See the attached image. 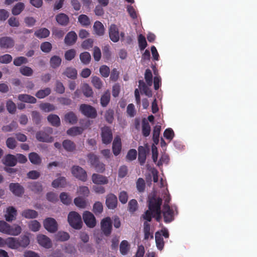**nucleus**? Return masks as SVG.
Returning <instances> with one entry per match:
<instances>
[{
    "mask_svg": "<svg viewBox=\"0 0 257 257\" xmlns=\"http://www.w3.org/2000/svg\"><path fill=\"white\" fill-rule=\"evenodd\" d=\"M75 205L80 208H85L87 205V201L83 198L78 197L75 198L74 200Z\"/></svg>",
    "mask_w": 257,
    "mask_h": 257,
    "instance_id": "c85d7f7f",
    "label": "nucleus"
},
{
    "mask_svg": "<svg viewBox=\"0 0 257 257\" xmlns=\"http://www.w3.org/2000/svg\"><path fill=\"white\" fill-rule=\"evenodd\" d=\"M93 40L91 39H88L84 41L81 44V47L84 49H89L92 47Z\"/></svg>",
    "mask_w": 257,
    "mask_h": 257,
    "instance_id": "680f3d73",
    "label": "nucleus"
},
{
    "mask_svg": "<svg viewBox=\"0 0 257 257\" xmlns=\"http://www.w3.org/2000/svg\"><path fill=\"white\" fill-rule=\"evenodd\" d=\"M99 71L101 75L104 77H108L109 74V68L105 65L101 66Z\"/></svg>",
    "mask_w": 257,
    "mask_h": 257,
    "instance_id": "774afa93",
    "label": "nucleus"
},
{
    "mask_svg": "<svg viewBox=\"0 0 257 257\" xmlns=\"http://www.w3.org/2000/svg\"><path fill=\"white\" fill-rule=\"evenodd\" d=\"M138 41L140 48L141 50H144L147 46V43L145 37L140 34L138 37Z\"/></svg>",
    "mask_w": 257,
    "mask_h": 257,
    "instance_id": "4d7b16f0",
    "label": "nucleus"
},
{
    "mask_svg": "<svg viewBox=\"0 0 257 257\" xmlns=\"http://www.w3.org/2000/svg\"><path fill=\"white\" fill-rule=\"evenodd\" d=\"M71 173L74 177L83 182H85L87 179L86 172L79 166H73L71 169Z\"/></svg>",
    "mask_w": 257,
    "mask_h": 257,
    "instance_id": "39448f33",
    "label": "nucleus"
},
{
    "mask_svg": "<svg viewBox=\"0 0 257 257\" xmlns=\"http://www.w3.org/2000/svg\"><path fill=\"white\" fill-rule=\"evenodd\" d=\"M65 120L69 123H74L76 121L77 117L73 113L69 112L65 115Z\"/></svg>",
    "mask_w": 257,
    "mask_h": 257,
    "instance_id": "8fccbe9b",
    "label": "nucleus"
},
{
    "mask_svg": "<svg viewBox=\"0 0 257 257\" xmlns=\"http://www.w3.org/2000/svg\"><path fill=\"white\" fill-rule=\"evenodd\" d=\"M68 222L69 225L74 229H80L82 226V221L80 215L75 212L71 211L67 217Z\"/></svg>",
    "mask_w": 257,
    "mask_h": 257,
    "instance_id": "7ed1b4c3",
    "label": "nucleus"
},
{
    "mask_svg": "<svg viewBox=\"0 0 257 257\" xmlns=\"http://www.w3.org/2000/svg\"><path fill=\"white\" fill-rule=\"evenodd\" d=\"M38 243L41 246L50 248L52 246V243L50 238L44 234H38L36 236Z\"/></svg>",
    "mask_w": 257,
    "mask_h": 257,
    "instance_id": "9d476101",
    "label": "nucleus"
},
{
    "mask_svg": "<svg viewBox=\"0 0 257 257\" xmlns=\"http://www.w3.org/2000/svg\"><path fill=\"white\" fill-rule=\"evenodd\" d=\"M28 226L29 229L31 231L34 232H37L40 230L41 225L40 223L38 222L37 220H34L29 222Z\"/></svg>",
    "mask_w": 257,
    "mask_h": 257,
    "instance_id": "473e14b6",
    "label": "nucleus"
},
{
    "mask_svg": "<svg viewBox=\"0 0 257 257\" xmlns=\"http://www.w3.org/2000/svg\"><path fill=\"white\" fill-rule=\"evenodd\" d=\"M30 162L34 164H39L41 163V159L39 156L36 153H31L29 155Z\"/></svg>",
    "mask_w": 257,
    "mask_h": 257,
    "instance_id": "c9c22d12",
    "label": "nucleus"
},
{
    "mask_svg": "<svg viewBox=\"0 0 257 257\" xmlns=\"http://www.w3.org/2000/svg\"><path fill=\"white\" fill-rule=\"evenodd\" d=\"M50 34L49 31L46 28H41L35 32V35L39 38L47 37Z\"/></svg>",
    "mask_w": 257,
    "mask_h": 257,
    "instance_id": "2f4dec72",
    "label": "nucleus"
},
{
    "mask_svg": "<svg viewBox=\"0 0 257 257\" xmlns=\"http://www.w3.org/2000/svg\"><path fill=\"white\" fill-rule=\"evenodd\" d=\"M17 214V210L15 208L9 207L7 208L5 211V219L7 221L11 222L16 219Z\"/></svg>",
    "mask_w": 257,
    "mask_h": 257,
    "instance_id": "a211bd4d",
    "label": "nucleus"
},
{
    "mask_svg": "<svg viewBox=\"0 0 257 257\" xmlns=\"http://www.w3.org/2000/svg\"><path fill=\"white\" fill-rule=\"evenodd\" d=\"M82 216L84 222L87 226L90 228H93L95 226L96 224V219L92 213L85 211L83 212Z\"/></svg>",
    "mask_w": 257,
    "mask_h": 257,
    "instance_id": "1a4fd4ad",
    "label": "nucleus"
},
{
    "mask_svg": "<svg viewBox=\"0 0 257 257\" xmlns=\"http://www.w3.org/2000/svg\"><path fill=\"white\" fill-rule=\"evenodd\" d=\"M93 30L94 34L98 36L103 35L105 31L103 24L99 21H96L94 23L93 25Z\"/></svg>",
    "mask_w": 257,
    "mask_h": 257,
    "instance_id": "b1692460",
    "label": "nucleus"
},
{
    "mask_svg": "<svg viewBox=\"0 0 257 257\" xmlns=\"http://www.w3.org/2000/svg\"><path fill=\"white\" fill-rule=\"evenodd\" d=\"M80 110L84 115L89 117L94 118L97 115L95 109L87 104L81 105Z\"/></svg>",
    "mask_w": 257,
    "mask_h": 257,
    "instance_id": "9b49d317",
    "label": "nucleus"
},
{
    "mask_svg": "<svg viewBox=\"0 0 257 257\" xmlns=\"http://www.w3.org/2000/svg\"><path fill=\"white\" fill-rule=\"evenodd\" d=\"M168 202L165 201V204L163 209V215L164 217V220L166 222H169L173 219V216L174 214V209L170 208L166 203Z\"/></svg>",
    "mask_w": 257,
    "mask_h": 257,
    "instance_id": "4468645a",
    "label": "nucleus"
},
{
    "mask_svg": "<svg viewBox=\"0 0 257 257\" xmlns=\"http://www.w3.org/2000/svg\"><path fill=\"white\" fill-rule=\"evenodd\" d=\"M118 198L119 201L121 203H126L128 200V195L127 192L124 191H120L118 195Z\"/></svg>",
    "mask_w": 257,
    "mask_h": 257,
    "instance_id": "052dcab7",
    "label": "nucleus"
},
{
    "mask_svg": "<svg viewBox=\"0 0 257 257\" xmlns=\"http://www.w3.org/2000/svg\"><path fill=\"white\" fill-rule=\"evenodd\" d=\"M50 63L52 67H58L61 63V59L59 56H54L51 58Z\"/></svg>",
    "mask_w": 257,
    "mask_h": 257,
    "instance_id": "e433bc0d",
    "label": "nucleus"
},
{
    "mask_svg": "<svg viewBox=\"0 0 257 257\" xmlns=\"http://www.w3.org/2000/svg\"><path fill=\"white\" fill-rule=\"evenodd\" d=\"M6 245L11 249H16L20 247V242L17 238L9 237L6 239Z\"/></svg>",
    "mask_w": 257,
    "mask_h": 257,
    "instance_id": "f3484780",
    "label": "nucleus"
},
{
    "mask_svg": "<svg viewBox=\"0 0 257 257\" xmlns=\"http://www.w3.org/2000/svg\"><path fill=\"white\" fill-rule=\"evenodd\" d=\"M82 90L84 95L87 97L91 96L93 94V91L91 88L87 84H84L82 87Z\"/></svg>",
    "mask_w": 257,
    "mask_h": 257,
    "instance_id": "3c124183",
    "label": "nucleus"
},
{
    "mask_svg": "<svg viewBox=\"0 0 257 257\" xmlns=\"http://www.w3.org/2000/svg\"><path fill=\"white\" fill-rule=\"evenodd\" d=\"M137 190L140 192H143L145 188V181L142 178H139L136 183Z\"/></svg>",
    "mask_w": 257,
    "mask_h": 257,
    "instance_id": "603ef678",
    "label": "nucleus"
},
{
    "mask_svg": "<svg viewBox=\"0 0 257 257\" xmlns=\"http://www.w3.org/2000/svg\"><path fill=\"white\" fill-rule=\"evenodd\" d=\"M101 228L103 233L106 235H109L111 231V220L110 217L103 218L100 223Z\"/></svg>",
    "mask_w": 257,
    "mask_h": 257,
    "instance_id": "f8f14e48",
    "label": "nucleus"
},
{
    "mask_svg": "<svg viewBox=\"0 0 257 257\" xmlns=\"http://www.w3.org/2000/svg\"><path fill=\"white\" fill-rule=\"evenodd\" d=\"M14 44L12 39L8 37H4L0 39V46L3 48H10Z\"/></svg>",
    "mask_w": 257,
    "mask_h": 257,
    "instance_id": "bb28decb",
    "label": "nucleus"
},
{
    "mask_svg": "<svg viewBox=\"0 0 257 257\" xmlns=\"http://www.w3.org/2000/svg\"><path fill=\"white\" fill-rule=\"evenodd\" d=\"M89 163L95 168L96 171L102 172L104 170V165L98 162L97 157L94 155L88 156Z\"/></svg>",
    "mask_w": 257,
    "mask_h": 257,
    "instance_id": "ddd939ff",
    "label": "nucleus"
},
{
    "mask_svg": "<svg viewBox=\"0 0 257 257\" xmlns=\"http://www.w3.org/2000/svg\"><path fill=\"white\" fill-rule=\"evenodd\" d=\"M63 147L67 151H72L75 149V145L70 141L65 140L63 143Z\"/></svg>",
    "mask_w": 257,
    "mask_h": 257,
    "instance_id": "37998d69",
    "label": "nucleus"
},
{
    "mask_svg": "<svg viewBox=\"0 0 257 257\" xmlns=\"http://www.w3.org/2000/svg\"><path fill=\"white\" fill-rule=\"evenodd\" d=\"M76 52L74 49H70L67 51L65 53V58L67 60L70 61L73 59L75 55Z\"/></svg>",
    "mask_w": 257,
    "mask_h": 257,
    "instance_id": "6e6d98bb",
    "label": "nucleus"
},
{
    "mask_svg": "<svg viewBox=\"0 0 257 257\" xmlns=\"http://www.w3.org/2000/svg\"><path fill=\"white\" fill-rule=\"evenodd\" d=\"M48 120L53 125H58L60 123V120L58 116L54 114H51L48 116Z\"/></svg>",
    "mask_w": 257,
    "mask_h": 257,
    "instance_id": "58836bf2",
    "label": "nucleus"
},
{
    "mask_svg": "<svg viewBox=\"0 0 257 257\" xmlns=\"http://www.w3.org/2000/svg\"><path fill=\"white\" fill-rule=\"evenodd\" d=\"M152 159L153 161L157 164L159 166L162 165L163 164H167L169 162V157L166 154L162 155L160 160L157 161L158 152L157 147L155 145H153L152 146Z\"/></svg>",
    "mask_w": 257,
    "mask_h": 257,
    "instance_id": "20e7f679",
    "label": "nucleus"
},
{
    "mask_svg": "<svg viewBox=\"0 0 257 257\" xmlns=\"http://www.w3.org/2000/svg\"><path fill=\"white\" fill-rule=\"evenodd\" d=\"M25 5L23 3H18L14 6L12 10V13L14 15H18L23 11Z\"/></svg>",
    "mask_w": 257,
    "mask_h": 257,
    "instance_id": "7c9ffc66",
    "label": "nucleus"
},
{
    "mask_svg": "<svg viewBox=\"0 0 257 257\" xmlns=\"http://www.w3.org/2000/svg\"><path fill=\"white\" fill-rule=\"evenodd\" d=\"M151 173L155 183L154 192L149 196V210L146 212L144 218L150 221L153 216L158 221H160L161 218L160 206L162 203L160 196L161 195L165 202H169L170 197L166 187V180L162 178L159 179L158 172L155 169H152Z\"/></svg>",
    "mask_w": 257,
    "mask_h": 257,
    "instance_id": "f257e3e1",
    "label": "nucleus"
},
{
    "mask_svg": "<svg viewBox=\"0 0 257 257\" xmlns=\"http://www.w3.org/2000/svg\"><path fill=\"white\" fill-rule=\"evenodd\" d=\"M77 193L79 195L88 196L89 194V190L86 186H81L78 189Z\"/></svg>",
    "mask_w": 257,
    "mask_h": 257,
    "instance_id": "e2e57ef3",
    "label": "nucleus"
},
{
    "mask_svg": "<svg viewBox=\"0 0 257 257\" xmlns=\"http://www.w3.org/2000/svg\"><path fill=\"white\" fill-rule=\"evenodd\" d=\"M78 22L83 26H87L90 24L89 18L85 15H81L78 17Z\"/></svg>",
    "mask_w": 257,
    "mask_h": 257,
    "instance_id": "f704fd0d",
    "label": "nucleus"
},
{
    "mask_svg": "<svg viewBox=\"0 0 257 257\" xmlns=\"http://www.w3.org/2000/svg\"><path fill=\"white\" fill-rule=\"evenodd\" d=\"M56 238L58 240L65 241L69 238V235L66 232L60 231L56 235Z\"/></svg>",
    "mask_w": 257,
    "mask_h": 257,
    "instance_id": "a18cd8bd",
    "label": "nucleus"
},
{
    "mask_svg": "<svg viewBox=\"0 0 257 257\" xmlns=\"http://www.w3.org/2000/svg\"><path fill=\"white\" fill-rule=\"evenodd\" d=\"M91 83L96 89H100L102 88L103 83L99 78L94 76L92 77Z\"/></svg>",
    "mask_w": 257,
    "mask_h": 257,
    "instance_id": "a19ab883",
    "label": "nucleus"
},
{
    "mask_svg": "<svg viewBox=\"0 0 257 257\" xmlns=\"http://www.w3.org/2000/svg\"><path fill=\"white\" fill-rule=\"evenodd\" d=\"M44 228L49 232L53 233L58 229V224L56 220L53 218L48 217L43 221Z\"/></svg>",
    "mask_w": 257,
    "mask_h": 257,
    "instance_id": "0eeeda50",
    "label": "nucleus"
},
{
    "mask_svg": "<svg viewBox=\"0 0 257 257\" xmlns=\"http://www.w3.org/2000/svg\"><path fill=\"white\" fill-rule=\"evenodd\" d=\"M105 203L109 209H115L117 205V199L116 196L113 194L107 195L106 198Z\"/></svg>",
    "mask_w": 257,
    "mask_h": 257,
    "instance_id": "2eb2a0df",
    "label": "nucleus"
},
{
    "mask_svg": "<svg viewBox=\"0 0 257 257\" xmlns=\"http://www.w3.org/2000/svg\"><path fill=\"white\" fill-rule=\"evenodd\" d=\"M77 38V35L74 32H70L65 38V43L68 45H72L76 42Z\"/></svg>",
    "mask_w": 257,
    "mask_h": 257,
    "instance_id": "412c9836",
    "label": "nucleus"
},
{
    "mask_svg": "<svg viewBox=\"0 0 257 257\" xmlns=\"http://www.w3.org/2000/svg\"><path fill=\"white\" fill-rule=\"evenodd\" d=\"M57 22L61 25H66L69 22V18L64 14H60L56 17Z\"/></svg>",
    "mask_w": 257,
    "mask_h": 257,
    "instance_id": "c756f323",
    "label": "nucleus"
},
{
    "mask_svg": "<svg viewBox=\"0 0 257 257\" xmlns=\"http://www.w3.org/2000/svg\"><path fill=\"white\" fill-rule=\"evenodd\" d=\"M36 138L38 140L44 142H51L53 141L52 137L44 132H41L37 134Z\"/></svg>",
    "mask_w": 257,
    "mask_h": 257,
    "instance_id": "cd10ccee",
    "label": "nucleus"
},
{
    "mask_svg": "<svg viewBox=\"0 0 257 257\" xmlns=\"http://www.w3.org/2000/svg\"><path fill=\"white\" fill-rule=\"evenodd\" d=\"M22 227L18 224L12 225L5 221H0V232L11 236H18L22 232Z\"/></svg>",
    "mask_w": 257,
    "mask_h": 257,
    "instance_id": "f03ea898",
    "label": "nucleus"
},
{
    "mask_svg": "<svg viewBox=\"0 0 257 257\" xmlns=\"http://www.w3.org/2000/svg\"><path fill=\"white\" fill-rule=\"evenodd\" d=\"M60 198L61 202L65 204H69L72 200V198L66 193L63 192L60 195Z\"/></svg>",
    "mask_w": 257,
    "mask_h": 257,
    "instance_id": "de8ad7c7",
    "label": "nucleus"
},
{
    "mask_svg": "<svg viewBox=\"0 0 257 257\" xmlns=\"http://www.w3.org/2000/svg\"><path fill=\"white\" fill-rule=\"evenodd\" d=\"M174 136L173 130L171 128L166 129L164 133V137L170 141H171Z\"/></svg>",
    "mask_w": 257,
    "mask_h": 257,
    "instance_id": "bf43d9fd",
    "label": "nucleus"
},
{
    "mask_svg": "<svg viewBox=\"0 0 257 257\" xmlns=\"http://www.w3.org/2000/svg\"><path fill=\"white\" fill-rule=\"evenodd\" d=\"M20 72L23 75L27 76H31L33 74L32 69L31 68L26 66L21 67L20 69Z\"/></svg>",
    "mask_w": 257,
    "mask_h": 257,
    "instance_id": "0e129e2a",
    "label": "nucleus"
},
{
    "mask_svg": "<svg viewBox=\"0 0 257 257\" xmlns=\"http://www.w3.org/2000/svg\"><path fill=\"white\" fill-rule=\"evenodd\" d=\"M51 90L49 88H46L44 90L39 91L36 94L39 98H43L50 93Z\"/></svg>",
    "mask_w": 257,
    "mask_h": 257,
    "instance_id": "5fc2aeb1",
    "label": "nucleus"
},
{
    "mask_svg": "<svg viewBox=\"0 0 257 257\" xmlns=\"http://www.w3.org/2000/svg\"><path fill=\"white\" fill-rule=\"evenodd\" d=\"M160 126H156L155 127L153 131V141L155 144L154 145L155 146L159 143V138L160 136Z\"/></svg>",
    "mask_w": 257,
    "mask_h": 257,
    "instance_id": "79ce46f5",
    "label": "nucleus"
},
{
    "mask_svg": "<svg viewBox=\"0 0 257 257\" xmlns=\"http://www.w3.org/2000/svg\"><path fill=\"white\" fill-rule=\"evenodd\" d=\"M19 99L22 101L34 103L36 102V99L34 97L27 94H22L19 96Z\"/></svg>",
    "mask_w": 257,
    "mask_h": 257,
    "instance_id": "72a5a7b5",
    "label": "nucleus"
},
{
    "mask_svg": "<svg viewBox=\"0 0 257 257\" xmlns=\"http://www.w3.org/2000/svg\"><path fill=\"white\" fill-rule=\"evenodd\" d=\"M110 100V94L108 91L105 92L101 96L100 99V103L102 106H106L109 103Z\"/></svg>",
    "mask_w": 257,
    "mask_h": 257,
    "instance_id": "ea45409f",
    "label": "nucleus"
},
{
    "mask_svg": "<svg viewBox=\"0 0 257 257\" xmlns=\"http://www.w3.org/2000/svg\"><path fill=\"white\" fill-rule=\"evenodd\" d=\"M80 59L82 63L87 64L90 61L91 56L88 52H85L80 54Z\"/></svg>",
    "mask_w": 257,
    "mask_h": 257,
    "instance_id": "4c0bfd02",
    "label": "nucleus"
},
{
    "mask_svg": "<svg viewBox=\"0 0 257 257\" xmlns=\"http://www.w3.org/2000/svg\"><path fill=\"white\" fill-rule=\"evenodd\" d=\"M66 184L65 178L59 177L57 179L54 180L52 183V186L54 188H62L64 187Z\"/></svg>",
    "mask_w": 257,
    "mask_h": 257,
    "instance_id": "a878e982",
    "label": "nucleus"
},
{
    "mask_svg": "<svg viewBox=\"0 0 257 257\" xmlns=\"http://www.w3.org/2000/svg\"><path fill=\"white\" fill-rule=\"evenodd\" d=\"M139 87L140 89L142 90L146 95L149 97L152 96L151 90L150 89L146 88L143 81H139Z\"/></svg>",
    "mask_w": 257,
    "mask_h": 257,
    "instance_id": "13d9d810",
    "label": "nucleus"
},
{
    "mask_svg": "<svg viewBox=\"0 0 257 257\" xmlns=\"http://www.w3.org/2000/svg\"><path fill=\"white\" fill-rule=\"evenodd\" d=\"M20 242V247L25 248L30 244V239L28 236L24 235L22 237Z\"/></svg>",
    "mask_w": 257,
    "mask_h": 257,
    "instance_id": "338daca9",
    "label": "nucleus"
},
{
    "mask_svg": "<svg viewBox=\"0 0 257 257\" xmlns=\"http://www.w3.org/2000/svg\"><path fill=\"white\" fill-rule=\"evenodd\" d=\"M3 163L7 166H14L17 164L16 157L9 154L3 159Z\"/></svg>",
    "mask_w": 257,
    "mask_h": 257,
    "instance_id": "5701e85b",
    "label": "nucleus"
},
{
    "mask_svg": "<svg viewBox=\"0 0 257 257\" xmlns=\"http://www.w3.org/2000/svg\"><path fill=\"white\" fill-rule=\"evenodd\" d=\"M130 247L128 243L126 240H123L120 245V251L121 254H125L129 250Z\"/></svg>",
    "mask_w": 257,
    "mask_h": 257,
    "instance_id": "49530a36",
    "label": "nucleus"
},
{
    "mask_svg": "<svg viewBox=\"0 0 257 257\" xmlns=\"http://www.w3.org/2000/svg\"><path fill=\"white\" fill-rule=\"evenodd\" d=\"M150 126L147 120H144L143 123V133L146 137L148 136L150 133Z\"/></svg>",
    "mask_w": 257,
    "mask_h": 257,
    "instance_id": "864d4df0",
    "label": "nucleus"
},
{
    "mask_svg": "<svg viewBox=\"0 0 257 257\" xmlns=\"http://www.w3.org/2000/svg\"><path fill=\"white\" fill-rule=\"evenodd\" d=\"M92 181L96 184L104 185L108 182L106 177L97 174H93L92 176Z\"/></svg>",
    "mask_w": 257,
    "mask_h": 257,
    "instance_id": "aec40b11",
    "label": "nucleus"
},
{
    "mask_svg": "<svg viewBox=\"0 0 257 257\" xmlns=\"http://www.w3.org/2000/svg\"><path fill=\"white\" fill-rule=\"evenodd\" d=\"M102 140L104 144L110 143L112 139V135L111 130L108 127H104L102 129L101 133Z\"/></svg>",
    "mask_w": 257,
    "mask_h": 257,
    "instance_id": "dca6fc26",
    "label": "nucleus"
},
{
    "mask_svg": "<svg viewBox=\"0 0 257 257\" xmlns=\"http://www.w3.org/2000/svg\"><path fill=\"white\" fill-rule=\"evenodd\" d=\"M77 74L76 69L72 68H68L65 72V74L70 78H75L77 76Z\"/></svg>",
    "mask_w": 257,
    "mask_h": 257,
    "instance_id": "09e8293b",
    "label": "nucleus"
},
{
    "mask_svg": "<svg viewBox=\"0 0 257 257\" xmlns=\"http://www.w3.org/2000/svg\"><path fill=\"white\" fill-rule=\"evenodd\" d=\"M112 152L114 156L118 155L121 150V142L120 138L116 137L114 138L112 143Z\"/></svg>",
    "mask_w": 257,
    "mask_h": 257,
    "instance_id": "6ab92c4d",
    "label": "nucleus"
},
{
    "mask_svg": "<svg viewBox=\"0 0 257 257\" xmlns=\"http://www.w3.org/2000/svg\"><path fill=\"white\" fill-rule=\"evenodd\" d=\"M93 210L95 214L100 213L103 210V206L99 202H95L93 205Z\"/></svg>",
    "mask_w": 257,
    "mask_h": 257,
    "instance_id": "69168bd1",
    "label": "nucleus"
},
{
    "mask_svg": "<svg viewBox=\"0 0 257 257\" xmlns=\"http://www.w3.org/2000/svg\"><path fill=\"white\" fill-rule=\"evenodd\" d=\"M162 234L166 238L169 237L168 230L165 228L162 229L161 231H157L156 233V243L157 247L159 249H162L164 246V241L162 237Z\"/></svg>",
    "mask_w": 257,
    "mask_h": 257,
    "instance_id": "6e6552de",
    "label": "nucleus"
},
{
    "mask_svg": "<svg viewBox=\"0 0 257 257\" xmlns=\"http://www.w3.org/2000/svg\"><path fill=\"white\" fill-rule=\"evenodd\" d=\"M109 35L110 40L113 42H118L120 37H124L123 33H119L117 27L114 24L111 25L109 27Z\"/></svg>",
    "mask_w": 257,
    "mask_h": 257,
    "instance_id": "423d86ee",
    "label": "nucleus"
},
{
    "mask_svg": "<svg viewBox=\"0 0 257 257\" xmlns=\"http://www.w3.org/2000/svg\"><path fill=\"white\" fill-rule=\"evenodd\" d=\"M10 189L17 196H20L24 192L23 188L18 183H11L10 185Z\"/></svg>",
    "mask_w": 257,
    "mask_h": 257,
    "instance_id": "4be33fe9",
    "label": "nucleus"
},
{
    "mask_svg": "<svg viewBox=\"0 0 257 257\" xmlns=\"http://www.w3.org/2000/svg\"><path fill=\"white\" fill-rule=\"evenodd\" d=\"M21 215L23 217L27 219L35 218L38 216V213L34 210L26 209L22 211Z\"/></svg>",
    "mask_w": 257,
    "mask_h": 257,
    "instance_id": "393cba45",
    "label": "nucleus"
},
{
    "mask_svg": "<svg viewBox=\"0 0 257 257\" xmlns=\"http://www.w3.org/2000/svg\"><path fill=\"white\" fill-rule=\"evenodd\" d=\"M83 129L81 127H73L67 131L68 135L71 136H75L81 134Z\"/></svg>",
    "mask_w": 257,
    "mask_h": 257,
    "instance_id": "c03bdc74",
    "label": "nucleus"
}]
</instances>
